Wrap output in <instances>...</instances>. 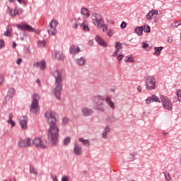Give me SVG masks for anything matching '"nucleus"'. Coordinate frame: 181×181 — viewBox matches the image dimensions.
Wrapping results in <instances>:
<instances>
[{
    "label": "nucleus",
    "instance_id": "obj_1",
    "mask_svg": "<svg viewBox=\"0 0 181 181\" xmlns=\"http://www.w3.org/2000/svg\"><path fill=\"white\" fill-rule=\"evenodd\" d=\"M45 118L47 119L49 125L48 130V139L53 145H55L58 141L59 127L57 125V119L55 113L52 111H48L45 114Z\"/></svg>",
    "mask_w": 181,
    "mask_h": 181
},
{
    "label": "nucleus",
    "instance_id": "obj_2",
    "mask_svg": "<svg viewBox=\"0 0 181 181\" xmlns=\"http://www.w3.org/2000/svg\"><path fill=\"white\" fill-rule=\"evenodd\" d=\"M53 76L55 79V86L53 89V93L54 97L57 98L58 100H61V93L62 90V74L59 71H54L53 73Z\"/></svg>",
    "mask_w": 181,
    "mask_h": 181
},
{
    "label": "nucleus",
    "instance_id": "obj_3",
    "mask_svg": "<svg viewBox=\"0 0 181 181\" xmlns=\"http://www.w3.org/2000/svg\"><path fill=\"white\" fill-rule=\"evenodd\" d=\"M39 100H40L39 95L37 93H35L33 96V102H31V105L30 107V111L31 113L37 114L40 111Z\"/></svg>",
    "mask_w": 181,
    "mask_h": 181
},
{
    "label": "nucleus",
    "instance_id": "obj_4",
    "mask_svg": "<svg viewBox=\"0 0 181 181\" xmlns=\"http://www.w3.org/2000/svg\"><path fill=\"white\" fill-rule=\"evenodd\" d=\"M105 21L103 16L98 13H93L91 16V23L96 28L104 23Z\"/></svg>",
    "mask_w": 181,
    "mask_h": 181
},
{
    "label": "nucleus",
    "instance_id": "obj_5",
    "mask_svg": "<svg viewBox=\"0 0 181 181\" xmlns=\"http://www.w3.org/2000/svg\"><path fill=\"white\" fill-rule=\"evenodd\" d=\"M104 102L105 99L102 96H96L93 98V104H95V108L101 112L105 111L103 106Z\"/></svg>",
    "mask_w": 181,
    "mask_h": 181
},
{
    "label": "nucleus",
    "instance_id": "obj_6",
    "mask_svg": "<svg viewBox=\"0 0 181 181\" xmlns=\"http://www.w3.org/2000/svg\"><path fill=\"white\" fill-rule=\"evenodd\" d=\"M156 88V79L153 76H148L146 80V88L148 90H153Z\"/></svg>",
    "mask_w": 181,
    "mask_h": 181
},
{
    "label": "nucleus",
    "instance_id": "obj_7",
    "mask_svg": "<svg viewBox=\"0 0 181 181\" xmlns=\"http://www.w3.org/2000/svg\"><path fill=\"white\" fill-rule=\"evenodd\" d=\"M58 25V22L57 20H52L48 28H47V30L50 35H55L57 33V26Z\"/></svg>",
    "mask_w": 181,
    "mask_h": 181
},
{
    "label": "nucleus",
    "instance_id": "obj_8",
    "mask_svg": "<svg viewBox=\"0 0 181 181\" xmlns=\"http://www.w3.org/2000/svg\"><path fill=\"white\" fill-rule=\"evenodd\" d=\"M160 100H161V102H162L164 109L169 110V111H171L173 110V103L170 100V99H168L165 95H161Z\"/></svg>",
    "mask_w": 181,
    "mask_h": 181
},
{
    "label": "nucleus",
    "instance_id": "obj_9",
    "mask_svg": "<svg viewBox=\"0 0 181 181\" xmlns=\"http://www.w3.org/2000/svg\"><path fill=\"white\" fill-rule=\"evenodd\" d=\"M31 144L38 148H46V145L42 142L41 137H35L33 141H31Z\"/></svg>",
    "mask_w": 181,
    "mask_h": 181
},
{
    "label": "nucleus",
    "instance_id": "obj_10",
    "mask_svg": "<svg viewBox=\"0 0 181 181\" xmlns=\"http://www.w3.org/2000/svg\"><path fill=\"white\" fill-rule=\"evenodd\" d=\"M18 146H19V148H27V146H32V140L30 138L21 139L18 143Z\"/></svg>",
    "mask_w": 181,
    "mask_h": 181
},
{
    "label": "nucleus",
    "instance_id": "obj_11",
    "mask_svg": "<svg viewBox=\"0 0 181 181\" xmlns=\"http://www.w3.org/2000/svg\"><path fill=\"white\" fill-rule=\"evenodd\" d=\"M27 123H28V117H27L22 116V117H20L19 124L21 126V128L23 130H26L27 129V127H28Z\"/></svg>",
    "mask_w": 181,
    "mask_h": 181
},
{
    "label": "nucleus",
    "instance_id": "obj_12",
    "mask_svg": "<svg viewBox=\"0 0 181 181\" xmlns=\"http://www.w3.org/2000/svg\"><path fill=\"white\" fill-rule=\"evenodd\" d=\"M95 41H96V42L103 47H106L107 46V42L102 38L101 36H100L99 35H97L96 36H95Z\"/></svg>",
    "mask_w": 181,
    "mask_h": 181
},
{
    "label": "nucleus",
    "instance_id": "obj_13",
    "mask_svg": "<svg viewBox=\"0 0 181 181\" xmlns=\"http://www.w3.org/2000/svg\"><path fill=\"white\" fill-rule=\"evenodd\" d=\"M18 28L21 30H28L29 32L35 31V29L28 24L18 25Z\"/></svg>",
    "mask_w": 181,
    "mask_h": 181
},
{
    "label": "nucleus",
    "instance_id": "obj_14",
    "mask_svg": "<svg viewBox=\"0 0 181 181\" xmlns=\"http://www.w3.org/2000/svg\"><path fill=\"white\" fill-rule=\"evenodd\" d=\"M115 52L112 54V56L114 57H117L118 55V54L119 53V51L122 49V45L120 42H115Z\"/></svg>",
    "mask_w": 181,
    "mask_h": 181
},
{
    "label": "nucleus",
    "instance_id": "obj_15",
    "mask_svg": "<svg viewBox=\"0 0 181 181\" xmlns=\"http://www.w3.org/2000/svg\"><path fill=\"white\" fill-rule=\"evenodd\" d=\"M15 95V90L14 88H11L8 92H7V94L5 97V100L6 101H9L11 99H12Z\"/></svg>",
    "mask_w": 181,
    "mask_h": 181
},
{
    "label": "nucleus",
    "instance_id": "obj_16",
    "mask_svg": "<svg viewBox=\"0 0 181 181\" xmlns=\"http://www.w3.org/2000/svg\"><path fill=\"white\" fill-rule=\"evenodd\" d=\"M74 153L76 156L82 155V148L78 144H74Z\"/></svg>",
    "mask_w": 181,
    "mask_h": 181
},
{
    "label": "nucleus",
    "instance_id": "obj_17",
    "mask_svg": "<svg viewBox=\"0 0 181 181\" xmlns=\"http://www.w3.org/2000/svg\"><path fill=\"white\" fill-rule=\"evenodd\" d=\"M154 15L158 16V11H155V10L150 11L147 13V15H146L147 20H148V21L152 20L153 19V16Z\"/></svg>",
    "mask_w": 181,
    "mask_h": 181
},
{
    "label": "nucleus",
    "instance_id": "obj_18",
    "mask_svg": "<svg viewBox=\"0 0 181 181\" xmlns=\"http://www.w3.org/2000/svg\"><path fill=\"white\" fill-rule=\"evenodd\" d=\"M8 9H9V11H10V15H11V16H16V15L23 13V11H22V10L18 11L17 8H14V10H13L12 8H11L10 6H8Z\"/></svg>",
    "mask_w": 181,
    "mask_h": 181
},
{
    "label": "nucleus",
    "instance_id": "obj_19",
    "mask_svg": "<svg viewBox=\"0 0 181 181\" xmlns=\"http://www.w3.org/2000/svg\"><path fill=\"white\" fill-rule=\"evenodd\" d=\"M69 52L71 54H76L80 52V48L78 46L72 45L69 48Z\"/></svg>",
    "mask_w": 181,
    "mask_h": 181
},
{
    "label": "nucleus",
    "instance_id": "obj_20",
    "mask_svg": "<svg viewBox=\"0 0 181 181\" xmlns=\"http://www.w3.org/2000/svg\"><path fill=\"white\" fill-rule=\"evenodd\" d=\"M54 58L57 59V60H64V57L62 52L60 51L55 52Z\"/></svg>",
    "mask_w": 181,
    "mask_h": 181
},
{
    "label": "nucleus",
    "instance_id": "obj_21",
    "mask_svg": "<svg viewBox=\"0 0 181 181\" xmlns=\"http://www.w3.org/2000/svg\"><path fill=\"white\" fill-rule=\"evenodd\" d=\"M13 118V115H12V113H9L8 119L6 121V122L7 124H11V127H13L16 126L15 122H13V120L12 119Z\"/></svg>",
    "mask_w": 181,
    "mask_h": 181
},
{
    "label": "nucleus",
    "instance_id": "obj_22",
    "mask_svg": "<svg viewBox=\"0 0 181 181\" xmlns=\"http://www.w3.org/2000/svg\"><path fill=\"white\" fill-rule=\"evenodd\" d=\"M81 13L84 18H88L90 16V12L86 8H83Z\"/></svg>",
    "mask_w": 181,
    "mask_h": 181
},
{
    "label": "nucleus",
    "instance_id": "obj_23",
    "mask_svg": "<svg viewBox=\"0 0 181 181\" xmlns=\"http://www.w3.org/2000/svg\"><path fill=\"white\" fill-rule=\"evenodd\" d=\"M106 103L109 105L110 108L112 110L115 109V103L112 101L111 98L107 96L105 99Z\"/></svg>",
    "mask_w": 181,
    "mask_h": 181
},
{
    "label": "nucleus",
    "instance_id": "obj_24",
    "mask_svg": "<svg viewBox=\"0 0 181 181\" xmlns=\"http://www.w3.org/2000/svg\"><path fill=\"white\" fill-rule=\"evenodd\" d=\"M124 62L126 63H132V64L135 63V60L132 55L126 56L124 59Z\"/></svg>",
    "mask_w": 181,
    "mask_h": 181
},
{
    "label": "nucleus",
    "instance_id": "obj_25",
    "mask_svg": "<svg viewBox=\"0 0 181 181\" xmlns=\"http://www.w3.org/2000/svg\"><path fill=\"white\" fill-rule=\"evenodd\" d=\"M97 28L102 29V31H103V32H106L109 30L108 25L105 24V22L103 23L100 25L98 26Z\"/></svg>",
    "mask_w": 181,
    "mask_h": 181
},
{
    "label": "nucleus",
    "instance_id": "obj_26",
    "mask_svg": "<svg viewBox=\"0 0 181 181\" xmlns=\"http://www.w3.org/2000/svg\"><path fill=\"white\" fill-rule=\"evenodd\" d=\"M82 113H83V116L88 117L90 115V110L88 107H85L82 109Z\"/></svg>",
    "mask_w": 181,
    "mask_h": 181
},
{
    "label": "nucleus",
    "instance_id": "obj_27",
    "mask_svg": "<svg viewBox=\"0 0 181 181\" xmlns=\"http://www.w3.org/2000/svg\"><path fill=\"white\" fill-rule=\"evenodd\" d=\"M88 23L87 21H83V23L81 25V27L83 29L84 31H89L90 29L88 27Z\"/></svg>",
    "mask_w": 181,
    "mask_h": 181
},
{
    "label": "nucleus",
    "instance_id": "obj_28",
    "mask_svg": "<svg viewBox=\"0 0 181 181\" xmlns=\"http://www.w3.org/2000/svg\"><path fill=\"white\" fill-rule=\"evenodd\" d=\"M143 30H144L143 27H137L135 29L136 33L138 35V36H141L143 35Z\"/></svg>",
    "mask_w": 181,
    "mask_h": 181
},
{
    "label": "nucleus",
    "instance_id": "obj_29",
    "mask_svg": "<svg viewBox=\"0 0 181 181\" xmlns=\"http://www.w3.org/2000/svg\"><path fill=\"white\" fill-rule=\"evenodd\" d=\"M110 132V128L109 127H106L103 133L102 134V137H103L104 139H107V133Z\"/></svg>",
    "mask_w": 181,
    "mask_h": 181
},
{
    "label": "nucleus",
    "instance_id": "obj_30",
    "mask_svg": "<svg viewBox=\"0 0 181 181\" xmlns=\"http://www.w3.org/2000/svg\"><path fill=\"white\" fill-rule=\"evenodd\" d=\"M78 141L81 142L84 146H90V141L88 140L84 139L83 138H79Z\"/></svg>",
    "mask_w": 181,
    "mask_h": 181
},
{
    "label": "nucleus",
    "instance_id": "obj_31",
    "mask_svg": "<svg viewBox=\"0 0 181 181\" xmlns=\"http://www.w3.org/2000/svg\"><path fill=\"white\" fill-rule=\"evenodd\" d=\"M163 49V47H155L154 48L155 52H154L153 54L156 55V56L160 55V52L162 51Z\"/></svg>",
    "mask_w": 181,
    "mask_h": 181
},
{
    "label": "nucleus",
    "instance_id": "obj_32",
    "mask_svg": "<svg viewBox=\"0 0 181 181\" xmlns=\"http://www.w3.org/2000/svg\"><path fill=\"white\" fill-rule=\"evenodd\" d=\"M115 34V31L112 28H109L107 31V35L109 37H112L113 35Z\"/></svg>",
    "mask_w": 181,
    "mask_h": 181
},
{
    "label": "nucleus",
    "instance_id": "obj_33",
    "mask_svg": "<svg viewBox=\"0 0 181 181\" xmlns=\"http://www.w3.org/2000/svg\"><path fill=\"white\" fill-rule=\"evenodd\" d=\"M164 176H165V181H171L172 180V177H170V173H168V171H165Z\"/></svg>",
    "mask_w": 181,
    "mask_h": 181
},
{
    "label": "nucleus",
    "instance_id": "obj_34",
    "mask_svg": "<svg viewBox=\"0 0 181 181\" xmlns=\"http://www.w3.org/2000/svg\"><path fill=\"white\" fill-rule=\"evenodd\" d=\"M11 31H12L11 27L8 28L7 30H6V32L4 34V36H6V37H11Z\"/></svg>",
    "mask_w": 181,
    "mask_h": 181
},
{
    "label": "nucleus",
    "instance_id": "obj_35",
    "mask_svg": "<svg viewBox=\"0 0 181 181\" xmlns=\"http://www.w3.org/2000/svg\"><path fill=\"white\" fill-rule=\"evenodd\" d=\"M30 174H33V175H38L37 170H35V169L34 168V167H33V166H30Z\"/></svg>",
    "mask_w": 181,
    "mask_h": 181
},
{
    "label": "nucleus",
    "instance_id": "obj_36",
    "mask_svg": "<svg viewBox=\"0 0 181 181\" xmlns=\"http://www.w3.org/2000/svg\"><path fill=\"white\" fill-rule=\"evenodd\" d=\"M85 63H86V60L83 58H81L77 60V64L79 66H82L85 64Z\"/></svg>",
    "mask_w": 181,
    "mask_h": 181
},
{
    "label": "nucleus",
    "instance_id": "obj_37",
    "mask_svg": "<svg viewBox=\"0 0 181 181\" xmlns=\"http://www.w3.org/2000/svg\"><path fill=\"white\" fill-rule=\"evenodd\" d=\"M40 67L41 70L45 69V68H46L45 61H41V62H40Z\"/></svg>",
    "mask_w": 181,
    "mask_h": 181
},
{
    "label": "nucleus",
    "instance_id": "obj_38",
    "mask_svg": "<svg viewBox=\"0 0 181 181\" xmlns=\"http://www.w3.org/2000/svg\"><path fill=\"white\" fill-rule=\"evenodd\" d=\"M38 46L41 48L45 47L46 46V42L45 41H39Z\"/></svg>",
    "mask_w": 181,
    "mask_h": 181
},
{
    "label": "nucleus",
    "instance_id": "obj_39",
    "mask_svg": "<svg viewBox=\"0 0 181 181\" xmlns=\"http://www.w3.org/2000/svg\"><path fill=\"white\" fill-rule=\"evenodd\" d=\"M152 99H153V102L158 103H160V99L156 95H153Z\"/></svg>",
    "mask_w": 181,
    "mask_h": 181
},
{
    "label": "nucleus",
    "instance_id": "obj_40",
    "mask_svg": "<svg viewBox=\"0 0 181 181\" xmlns=\"http://www.w3.org/2000/svg\"><path fill=\"white\" fill-rule=\"evenodd\" d=\"M176 94H177V98H178V101L180 103H181V90H178L177 92H176Z\"/></svg>",
    "mask_w": 181,
    "mask_h": 181
},
{
    "label": "nucleus",
    "instance_id": "obj_41",
    "mask_svg": "<svg viewBox=\"0 0 181 181\" xmlns=\"http://www.w3.org/2000/svg\"><path fill=\"white\" fill-rule=\"evenodd\" d=\"M143 30L146 33H150L151 32V28L149 25H145L144 28H143Z\"/></svg>",
    "mask_w": 181,
    "mask_h": 181
},
{
    "label": "nucleus",
    "instance_id": "obj_42",
    "mask_svg": "<svg viewBox=\"0 0 181 181\" xmlns=\"http://www.w3.org/2000/svg\"><path fill=\"white\" fill-rule=\"evenodd\" d=\"M151 103H153L152 96H151V97H148V98L146 100V104H151Z\"/></svg>",
    "mask_w": 181,
    "mask_h": 181
},
{
    "label": "nucleus",
    "instance_id": "obj_43",
    "mask_svg": "<svg viewBox=\"0 0 181 181\" xmlns=\"http://www.w3.org/2000/svg\"><path fill=\"white\" fill-rule=\"evenodd\" d=\"M70 141H71V138L70 137H66L65 139H64V145H67L70 143Z\"/></svg>",
    "mask_w": 181,
    "mask_h": 181
},
{
    "label": "nucleus",
    "instance_id": "obj_44",
    "mask_svg": "<svg viewBox=\"0 0 181 181\" xmlns=\"http://www.w3.org/2000/svg\"><path fill=\"white\" fill-rule=\"evenodd\" d=\"M124 58V55L123 54H119V55H117V59L119 62H121V60H122V59Z\"/></svg>",
    "mask_w": 181,
    "mask_h": 181
},
{
    "label": "nucleus",
    "instance_id": "obj_45",
    "mask_svg": "<svg viewBox=\"0 0 181 181\" xmlns=\"http://www.w3.org/2000/svg\"><path fill=\"white\" fill-rule=\"evenodd\" d=\"M69 122V119L64 117V119H62V124L65 125L67 123Z\"/></svg>",
    "mask_w": 181,
    "mask_h": 181
},
{
    "label": "nucleus",
    "instance_id": "obj_46",
    "mask_svg": "<svg viewBox=\"0 0 181 181\" xmlns=\"http://www.w3.org/2000/svg\"><path fill=\"white\" fill-rule=\"evenodd\" d=\"M149 47V45L146 42H142V48L144 49H148Z\"/></svg>",
    "mask_w": 181,
    "mask_h": 181
},
{
    "label": "nucleus",
    "instance_id": "obj_47",
    "mask_svg": "<svg viewBox=\"0 0 181 181\" xmlns=\"http://www.w3.org/2000/svg\"><path fill=\"white\" fill-rule=\"evenodd\" d=\"M126 27H127V23L124 22V21H123V22L122 23V24H121V28H122V29H124V28H126Z\"/></svg>",
    "mask_w": 181,
    "mask_h": 181
},
{
    "label": "nucleus",
    "instance_id": "obj_48",
    "mask_svg": "<svg viewBox=\"0 0 181 181\" xmlns=\"http://www.w3.org/2000/svg\"><path fill=\"white\" fill-rule=\"evenodd\" d=\"M4 45H5V41H4L3 40H0V49H1Z\"/></svg>",
    "mask_w": 181,
    "mask_h": 181
},
{
    "label": "nucleus",
    "instance_id": "obj_49",
    "mask_svg": "<svg viewBox=\"0 0 181 181\" xmlns=\"http://www.w3.org/2000/svg\"><path fill=\"white\" fill-rule=\"evenodd\" d=\"M173 42V37H169L167 39V42L171 44Z\"/></svg>",
    "mask_w": 181,
    "mask_h": 181
},
{
    "label": "nucleus",
    "instance_id": "obj_50",
    "mask_svg": "<svg viewBox=\"0 0 181 181\" xmlns=\"http://www.w3.org/2000/svg\"><path fill=\"white\" fill-rule=\"evenodd\" d=\"M4 81V76L0 74V86L2 84Z\"/></svg>",
    "mask_w": 181,
    "mask_h": 181
},
{
    "label": "nucleus",
    "instance_id": "obj_51",
    "mask_svg": "<svg viewBox=\"0 0 181 181\" xmlns=\"http://www.w3.org/2000/svg\"><path fill=\"white\" fill-rule=\"evenodd\" d=\"M40 62H35L33 64V67H40Z\"/></svg>",
    "mask_w": 181,
    "mask_h": 181
},
{
    "label": "nucleus",
    "instance_id": "obj_52",
    "mask_svg": "<svg viewBox=\"0 0 181 181\" xmlns=\"http://www.w3.org/2000/svg\"><path fill=\"white\" fill-rule=\"evenodd\" d=\"M22 61H23L22 59L18 58L17 62H16L17 64L18 65L21 64L22 63Z\"/></svg>",
    "mask_w": 181,
    "mask_h": 181
},
{
    "label": "nucleus",
    "instance_id": "obj_53",
    "mask_svg": "<svg viewBox=\"0 0 181 181\" xmlns=\"http://www.w3.org/2000/svg\"><path fill=\"white\" fill-rule=\"evenodd\" d=\"M143 114H144V115L146 117H148V115H150L151 113L148 111H146V112H143Z\"/></svg>",
    "mask_w": 181,
    "mask_h": 181
},
{
    "label": "nucleus",
    "instance_id": "obj_54",
    "mask_svg": "<svg viewBox=\"0 0 181 181\" xmlns=\"http://www.w3.org/2000/svg\"><path fill=\"white\" fill-rule=\"evenodd\" d=\"M107 23L114 25L115 24V21L113 20H107Z\"/></svg>",
    "mask_w": 181,
    "mask_h": 181
},
{
    "label": "nucleus",
    "instance_id": "obj_55",
    "mask_svg": "<svg viewBox=\"0 0 181 181\" xmlns=\"http://www.w3.org/2000/svg\"><path fill=\"white\" fill-rule=\"evenodd\" d=\"M141 86H139L138 88H137V90L139 93H141Z\"/></svg>",
    "mask_w": 181,
    "mask_h": 181
},
{
    "label": "nucleus",
    "instance_id": "obj_56",
    "mask_svg": "<svg viewBox=\"0 0 181 181\" xmlns=\"http://www.w3.org/2000/svg\"><path fill=\"white\" fill-rule=\"evenodd\" d=\"M16 46H17V44L16 43V42H13V44H12L13 48H16Z\"/></svg>",
    "mask_w": 181,
    "mask_h": 181
},
{
    "label": "nucleus",
    "instance_id": "obj_57",
    "mask_svg": "<svg viewBox=\"0 0 181 181\" xmlns=\"http://www.w3.org/2000/svg\"><path fill=\"white\" fill-rule=\"evenodd\" d=\"M62 181H69V178H67L66 177H64L62 179Z\"/></svg>",
    "mask_w": 181,
    "mask_h": 181
},
{
    "label": "nucleus",
    "instance_id": "obj_58",
    "mask_svg": "<svg viewBox=\"0 0 181 181\" xmlns=\"http://www.w3.org/2000/svg\"><path fill=\"white\" fill-rule=\"evenodd\" d=\"M73 28L74 29H76L78 28V24L77 23L74 24Z\"/></svg>",
    "mask_w": 181,
    "mask_h": 181
},
{
    "label": "nucleus",
    "instance_id": "obj_59",
    "mask_svg": "<svg viewBox=\"0 0 181 181\" xmlns=\"http://www.w3.org/2000/svg\"><path fill=\"white\" fill-rule=\"evenodd\" d=\"M36 83L40 86V79H37Z\"/></svg>",
    "mask_w": 181,
    "mask_h": 181
},
{
    "label": "nucleus",
    "instance_id": "obj_60",
    "mask_svg": "<svg viewBox=\"0 0 181 181\" xmlns=\"http://www.w3.org/2000/svg\"><path fill=\"white\" fill-rule=\"evenodd\" d=\"M17 1L22 4L23 2H24V0H17Z\"/></svg>",
    "mask_w": 181,
    "mask_h": 181
},
{
    "label": "nucleus",
    "instance_id": "obj_61",
    "mask_svg": "<svg viewBox=\"0 0 181 181\" xmlns=\"http://www.w3.org/2000/svg\"><path fill=\"white\" fill-rule=\"evenodd\" d=\"M181 25V21H178V24L176 25V26L180 25Z\"/></svg>",
    "mask_w": 181,
    "mask_h": 181
},
{
    "label": "nucleus",
    "instance_id": "obj_62",
    "mask_svg": "<svg viewBox=\"0 0 181 181\" xmlns=\"http://www.w3.org/2000/svg\"><path fill=\"white\" fill-rule=\"evenodd\" d=\"M53 181H58L57 177H54Z\"/></svg>",
    "mask_w": 181,
    "mask_h": 181
},
{
    "label": "nucleus",
    "instance_id": "obj_63",
    "mask_svg": "<svg viewBox=\"0 0 181 181\" xmlns=\"http://www.w3.org/2000/svg\"><path fill=\"white\" fill-rule=\"evenodd\" d=\"M10 181H16V179L11 180Z\"/></svg>",
    "mask_w": 181,
    "mask_h": 181
},
{
    "label": "nucleus",
    "instance_id": "obj_64",
    "mask_svg": "<svg viewBox=\"0 0 181 181\" xmlns=\"http://www.w3.org/2000/svg\"><path fill=\"white\" fill-rule=\"evenodd\" d=\"M128 181H135L134 180H128Z\"/></svg>",
    "mask_w": 181,
    "mask_h": 181
}]
</instances>
